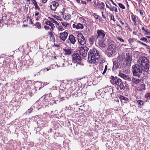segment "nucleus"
<instances>
[{"label":"nucleus","instance_id":"3","mask_svg":"<svg viewBox=\"0 0 150 150\" xmlns=\"http://www.w3.org/2000/svg\"><path fill=\"white\" fill-rule=\"evenodd\" d=\"M133 75L138 77L142 75L143 71H144L142 67L140 65L136 64L132 66Z\"/></svg>","mask_w":150,"mask_h":150},{"label":"nucleus","instance_id":"28","mask_svg":"<svg viewBox=\"0 0 150 150\" xmlns=\"http://www.w3.org/2000/svg\"><path fill=\"white\" fill-rule=\"evenodd\" d=\"M35 25L39 29H40L41 28V24L38 22H37L35 23Z\"/></svg>","mask_w":150,"mask_h":150},{"label":"nucleus","instance_id":"20","mask_svg":"<svg viewBox=\"0 0 150 150\" xmlns=\"http://www.w3.org/2000/svg\"><path fill=\"white\" fill-rule=\"evenodd\" d=\"M63 18L67 21L69 20L71 18V16L70 14L67 13L63 16Z\"/></svg>","mask_w":150,"mask_h":150},{"label":"nucleus","instance_id":"47","mask_svg":"<svg viewBox=\"0 0 150 150\" xmlns=\"http://www.w3.org/2000/svg\"><path fill=\"white\" fill-rule=\"evenodd\" d=\"M34 5H35L37 4V2L35 0H32Z\"/></svg>","mask_w":150,"mask_h":150},{"label":"nucleus","instance_id":"46","mask_svg":"<svg viewBox=\"0 0 150 150\" xmlns=\"http://www.w3.org/2000/svg\"><path fill=\"white\" fill-rule=\"evenodd\" d=\"M137 42L142 45H146H146L145 44H144V43L143 42H141L140 41H139V40H137Z\"/></svg>","mask_w":150,"mask_h":150},{"label":"nucleus","instance_id":"13","mask_svg":"<svg viewBox=\"0 0 150 150\" xmlns=\"http://www.w3.org/2000/svg\"><path fill=\"white\" fill-rule=\"evenodd\" d=\"M114 52V49L112 47H110L107 50L108 55L111 56Z\"/></svg>","mask_w":150,"mask_h":150},{"label":"nucleus","instance_id":"63","mask_svg":"<svg viewBox=\"0 0 150 150\" xmlns=\"http://www.w3.org/2000/svg\"><path fill=\"white\" fill-rule=\"evenodd\" d=\"M38 14H39V13H37L35 14V16H37L38 15Z\"/></svg>","mask_w":150,"mask_h":150},{"label":"nucleus","instance_id":"4","mask_svg":"<svg viewBox=\"0 0 150 150\" xmlns=\"http://www.w3.org/2000/svg\"><path fill=\"white\" fill-rule=\"evenodd\" d=\"M132 60V56L128 53L126 54L125 58L122 59L123 64L127 66H129L130 65Z\"/></svg>","mask_w":150,"mask_h":150},{"label":"nucleus","instance_id":"38","mask_svg":"<svg viewBox=\"0 0 150 150\" xmlns=\"http://www.w3.org/2000/svg\"><path fill=\"white\" fill-rule=\"evenodd\" d=\"M124 79H125V80H128L129 81H130L131 80V79L129 77V76L128 75H126L125 76Z\"/></svg>","mask_w":150,"mask_h":150},{"label":"nucleus","instance_id":"25","mask_svg":"<svg viewBox=\"0 0 150 150\" xmlns=\"http://www.w3.org/2000/svg\"><path fill=\"white\" fill-rule=\"evenodd\" d=\"M137 102L139 106L143 105L144 103V102L142 100H141L137 101Z\"/></svg>","mask_w":150,"mask_h":150},{"label":"nucleus","instance_id":"41","mask_svg":"<svg viewBox=\"0 0 150 150\" xmlns=\"http://www.w3.org/2000/svg\"><path fill=\"white\" fill-rule=\"evenodd\" d=\"M107 69V65H105V69L104 70V71H103V72L102 73V74H104L106 72Z\"/></svg>","mask_w":150,"mask_h":150},{"label":"nucleus","instance_id":"48","mask_svg":"<svg viewBox=\"0 0 150 150\" xmlns=\"http://www.w3.org/2000/svg\"><path fill=\"white\" fill-rule=\"evenodd\" d=\"M145 32H146V34L147 35H150V32L148 30H145Z\"/></svg>","mask_w":150,"mask_h":150},{"label":"nucleus","instance_id":"42","mask_svg":"<svg viewBox=\"0 0 150 150\" xmlns=\"http://www.w3.org/2000/svg\"><path fill=\"white\" fill-rule=\"evenodd\" d=\"M117 38L120 41L122 42H124V40L122 39L121 38H120L118 36L117 37Z\"/></svg>","mask_w":150,"mask_h":150},{"label":"nucleus","instance_id":"37","mask_svg":"<svg viewBox=\"0 0 150 150\" xmlns=\"http://www.w3.org/2000/svg\"><path fill=\"white\" fill-rule=\"evenodd\" d=\"M135 40L136 41V40L135 39L131 38L128 40V41L129 43H132Z\"/></svg>","mask_w":150,"mask_h":150},{"label":"nucleus","instance_id":"12","mask_svg":"<svg viewBox=\"0 0 150 150\" xmlns=\"http://www.w3.org/2000/svg\"><path fill=\"white\" fill-rule=\"evenodd\" d=\"M95 4L97 6V7L98 8L102 9L104 10L105 4L103 2H97L96 4V3Z\"/></svg>","mask_w":150,"mask_h":150},{"label":"nucleus","instance_id":"59","mask_svg":"<svg viewBox=\"0 0 150 150\" xmlns=\"http://www.w3.org/2000/svg\"><path fill=\"white\" fill-rule=\"evenodd\" d=\"M110 1L112 2V4L114 5L115 6H117V5L115 4V3L113 1H112V0H110Z\"/></svg>","mask_w":150,"mask_h":150},{"label":"nucleus","instance_id":"43","mask_svg":"<svg viewBox=\"0 0 150 150\" xmlns=\"http://www.w3.org/2000/svg\"><path fill=\"white\" fill-rule=\"evenodd\" d=\"M49 33L50 37L53 38L54 37V35L53 34L52 32L51 31L49 32Z\"/></svg>","mask_w":150,"mask_h":150},{"label":"nucleus","instance_id":"31","mask_svg":"<svg viewBox=\"0 0 150 150\" xmlns=\"http://www.w3.org/2000/svg\"><path fill=\"white\" fill-rule=\"evenodd\" d=\"M140 40L146 43H147L148 40L147 39L144 37H142L140 38Z\"/></svg>","mask_w":150,"mask_h":150},{"label":"nucleus","instance_id":"40","mask_svg":"<svg viewBox=\"0 0 150 150\" xmlns=\"http://www.w3.org/2000/svg\"><path fill=\"white\" fill-rule=\"evenodd\" d=\"M110 18L111 20H113L114 22L115 21L114 16L112 14H111L110 15Z\"/></svg>","mask_w":150,"mask_h":150},{"label":"nucleus","instance_id":"52","mask_svg":"<svg viewBox=\"0 0 150 150\" xmlns=\"http://www.w3.org/2000/svg\"><path fill=\"white\" fill-rule=\"evenodd\" d=\"M101 13L102 14V16L103 17V18L105 19L106 18V17H105V16H104V15H103V11H102Z\"/></svg>","mask_w":150,"mask_h":150},{"label":"nucleus","instance_id":"5","mask_svg":"<svg viewBox=\"0 0 150 150\" xmlns=\"http://www.w3.org/2000/svg\"><path fill=\"white\" fill-rule=\"evenodd\" d=\"M82 60L81 56L78 53H75L72 56V61L74 63H77L78 64H80Z\"/></svg>","mask_w":150,"mask_h":150},{"label":"nucleus","instance_id":"58","mask_svg":"<svg viewBox=\"0 0 150 150\" xmlns=\"http://www.w3.org/2000/svg\"><path fill=\"white\" fill-rule=\"evenodd\" d=\"M106 6L107 8H108L110 10H111V8L107 4H106Z\"/></svg>","mask_w":150,"mask_h":150},{"label":"nucleus","instance_id":"62","mask_svg":"<svg viewBox=\"0 0 150 150\" xmlns=\"http://www.w3.org/2000/svg\"><path fill=\"white\" fill-rule=\"evenodd\" d=\"M76 2L78 3H80V0H76Z\"/></svg>","mask_w":150,"mask_h":150},{"label":"nucleus","instance_id":"61","mask_svg":"<svg viewBox=\"0 0 150 150\" xmlns=\"http://www.w3.org/2000/svg\"><path fill=\"white\" fill-rule=\"evenodd\" d=\"M142 30H144L145 31V30H145V28L144 27H143L142 28Z\"/></svg>","mask_w":150,"mask_h":150},{"label":"nucleus","instance_id":"45","mask_svg":"<svg viewBox=\"0 0 150 150\" xmlns=\"http://www.w3.org/2000/svg\"><path fill=\"white\" fill-rule=\"evenodd\" d=\"M137 42L142 45H146H146L145 44H144V43L143 42H141L140 41H139V40H137Z\"/></svg>","mask_w":150,"mask_h":150},{"label":"nucleus","instance_id":"30","mask_svg":"<svg viewBox=\"0 0 150 150\" xmlns=\"http://www.w3.org/2000/svg\"><path fill=\"white\" fill-rule=\"evenodd\" d=\"M49 18L50 19V21H51V22H52L53 23H55L57 25H59V23H57V21H55L54 18L50 17H49Z\"/></svg>","mask_w":150,"mask_h":150},{"label":"nucleus","instance_id":"15","mask_svg":"<svg viewBox=\"0 0 150 150\" xmlns=\"http://www.w3.org/2000/svg\"><path fill=\"white\" fill-rule=\"evenodd\" d=\"M97 39L96 37L93 36H91L89 38V41L90 44L91 45H92L97 40Z\"/></svg>","mask_w":150,"mask_h":150},{"label":"nucleus","instance_id":"24","mask_svg":"<svg viewBox=\"0 0 150 150\" xmlns=\"http://www.w3.org/2000/svg\"><path fill=\"white\" fill-rule=\"evenodd\" d=\"M131 19L132 21L133 22L134 24H135L136 23V16L135 15H132L131 16Z\"/></svg>","mask_w":150,"mask_h":150},{"label":"nucleus","instance_id":"60","mask_svg":"<svg viewBox=\"0 0 150 150\" xmlns=\"http://www.w3.org/2000/svg\"><path fill=\"white\" fill-rule=\"evenodd\" d=\"M119 22L122 25H124V23L123 22L121 21H120Z\"/></svg>","mask_w":150,"mask_h":150},{"label":"nucleus","instance_id":"16","mask_svg":"<svg viewBox=\"0 0 150 150\" xmlns=\"http://www.w3.org/2000/svg\"><path fill=\"white\" fill-rule=\"evenodd\" d=\"M110 82L113 85H115L118 79L117 76L114 77L113 76H111L110 78Z\"/></svg>","mask_w":150,"mask_h":150},{"label":"nucleus","instance_id":"7","mask_svg":"<svg viewBox=\"0 0 150 150\" xmlns=\"http://www.w3.org/2000/svg\"><path fill=\"white\" fill-rule=\"evenodd\" d=\"M77 36L78 41L81 45H83L86 44V40L81 33L78 34Z\"/></svg>","mask_w":150,"mask_h":150},{"label":"nucleus","instance_id":"35","mask_svg":"<svg viewBox=\"0 0 150 150\" xmlns=\"http://www.w3.org/2000/svg\"><path fill=\"white\" fill-rule=\"evenodd\" d=\"M58 30L62 31L64 30L63 27L62 26L59 25L57 28Z\"/></svg>","mask_w":150,"mask_h":150},{"label":"nucleus","instance_id":"6","mask_svg":"<svg viewBox=\"0 0 150 150\" xmlns=\"http://www.w3.org/2000/svg\"><path fill=\"white\" fill-rule=\"evenodd\" d=\"M76 42V37L72 35H70L68 39L66 41V43L68 45L71 44L74 45Z\"/></svg>","mask_w":150,"mask_h":150},{"label":"nucleus","instance_id":"64","mask_svg":"<svg viewBox=\"0 0 150 150\" xmlns=\"http://www.w3.org/2000/svg\"><path fill=\"white\" fill-rule=\"evenodd\" d=\"M147 38H149L150 39V36H146Z\"/></svg>","mask_w":150,"mask_h":150},{"label":"nucleus","instance_id":"49","mask_svg":"<svg viewBox=\"0 0 150 150\" xmlns=\"http://www.w3.org/2000/svg\"><path fill=\"white\" fill-rule=\"evenodd\" d=\"M33 108H30V109H29L28 110V112L29 113H31L32 111V110H33Z\"/></svg>","mask_w":150,"mask_h":150},{"label":"nucleus","instance_id":"26","mask_svg":"<svg viewBox=\"0 0 150 150\" xmlns=\"http://www.w3.org/2000/svg\"><path fill=\"white\" fill-rule=\"evenodd\" d=\"M123 89L125 90H126L128 88V86L125 83H123Z\"/></svg>","mask_w":150,"mask_h":150},{"label":"nucleus","instance_id":"33","mask_svg":"<svg viewBox=\"0 0 150 150\" xmlns=\"http://www.w3.org/2000/svg\"><path fill=\"white\" fill-rule=\"evenodd\" d=\"M118 5L119 7L122 9H125V8L124 5L121 3H118Z\"/></svg>","mask_w":150,"mask_h":150},{"label":"nucleus","instance_id":"8","mask_svg":"<svg viewBox=\"0 0 150 150\" xmlns=\"http://www.w3.org/2000/svg\"><path fill=\"white\" fill-rule=\"evenodd\" d=\"M88 48L86 46H81L80 48L79 52L81 55L84 57L87 56Z\"/></svg>","mask_w":150,"mask_h":150},{"label":"nucleus","instance_id":"19","mask_svg":"<svg viewBox=\"0 0 150 150\" xmlns=\"http://www.w3.org/2000/svg\"><path fill=\"white\" fill-rule=\"evenodd\" d=\"M141 78L137 79L133 77L132 79V81L133 83L137 84L139 83L141 81Z\"/></svg>","mask_w":150,"mask_h":150},{"label":"nucleus","instance_id":"51","mask_svg":"<svg viewBox=\"0 0 150 150\" xmlns=\"http://www.w3.org/2000/svg\"><path fill=\"white\" fill-rule=\"evenodd\" d=\"M117 26L119 28L120 30H122V28L120 25H118Z\"/></svg>","mask_w":150,"mask_h":150},{"label":"nucleus","instance_id":"17","mask_svg":"<svg viewBox=\"0 0 150 150\" xmlns=\"http://www.w3.org/2000/svg\"><path fill=\"white\" fill-rule=\"evenodd\" d=\"M73 28H76L77 29H83L84 28L83 25L80 23H78L76 25L75 24H73Z\"/></svg>","mask_w":150,"mask_h":150},{"label":"nucleus","instance_id":"53","mask_svg":"<svg viewBox=\"0 0 150 150\" xmlns=\"http://www.w3.org/2000/svg\"><path fill=\"white\" fill-rule=\"evenodd\" d=\"M139 11L140 14V15H141L142 16L143 15V12H142V11L141 10H140Z\"/></svg>","mask_w":150,"mask_h":150},{"label":"nucleus","instance_id":"27","mask_svg":"<svg viewBox=\"0 0 150 150\" xmlns=\"http://www.w3.org/2000/svg\"><path fill=\"white\" fill-rule=\"evenodd\" d=\"M61 23L63 26L64 28L67 27L69 25V24L67 22H62Z\"/></svg>","mask_w":150,"mask_h":150},{"label":"nucleus","instance_id":"32","mask_svg":"<svg viewBox=\"0 0 150 150\" xmlns=\"http://www.w3.org/2000/svg\"><path fill=\"white\" fill-rule=\"evenodd\" d=\"M110 10L112 11H114L115 12H117V8L114 6H113L112 7V8H111V10Z\"/></svg>","mask_w":150,"mask_h":150},{"label":"nucleus","instance_id":"1","mask_svg":"<svg viewBox=\"0 0 150 150\" xmlns=\"http://www.w3.org/2000/svg\"><path fill=\"white\" fill-rule=\"evenodd\" d=\"M88 59L90 62L94 63L100 58L98 51L95 48H93L88 52Z\"/></svg>","mask_w":150,"mask_h":150},{"label":"nucleus","instance_id":"56","mask_svg":"<svg viewBox=\"0 0 150 150\" xmlns=\"http://www.w3.org/2000/svg\"><path fill=\"white\" fill-rule=\"evenodd\" d=\"M30 23L31 24H33V21L31 19H30Z\"/></svg>","mask_w":150,"mask_h":150},{"label":"nucleus","instance_id":"57","mask_svg":"<svg viewBox=\"0 0 150 150\" xmlns=\"http://www.w3.org/2000/svg\"><path fill=\"white\" fill-rule=\"evenodd\" d=\"M63 66H64L65 65H68L67 62H65L64 63H63Z\"/></svg>","mask_w":150,"mask_h":150},{"label":"nucleus","instance_id":"18","mask_svg":"<svg viewBox=\"0 0 150 150\" xmlns=\"http://www.w3.org/2000/svg\"><path fill=\"white\" fill-rule=\"evenodd\" d=\"M145 89V85L144 83L140 84L138 86L137 90L139 91H143Z\"/></svg>","mask_w":150,"mask_h":150},{"label":"nucleus","instance_id":"29","mask_svg":"<svg viewBox=\"0 0 150 150\" xmlns=\"http://www.w3.org/2000/svg\"><path fill=\"white\" fill-rule=\"evenodd\" d=\"M119 98L120 99L123 100L125 101H127L128 100L127 98L122 96H120L119 97Z\"/></svg>","mask_w":150,"mask_h":150},{"label":"nucleus","instance_id":"2","mask_svg":"<svg viewBox=\"0 0 150 150\" xmlns=\"http://www.w3.org/2000/svg\"><path fill=\"white\" fill-rule=\"evenodd\" d=\"M137 62L144 68V71L146 72L148 71L149 67V62L146 57H140Z\"/></svg>","mask_w":150,"mask_h":150},{"label":"nucleus","instance_id":"39","mask_svg":"<svg viewBox=\"0 0 150 150\" xmlns=\"http://www.w3.org/2000/svg\"><path fill=\"white\" fill-rule=\"evenodd\" d=\"M119 74H120V76L122 78H123L124 79L125 77V76L126 75L125 74H123L122 73H120Z\"/></svg>","mask_w":150,"mask_h":150},{"label":"nucleus","instance_id":"9","mask_svg":"<svg viewBox=\"0 0 150 150\" xmlns=\"http://www.w3.org/2000/svg\"><path fill=\"white\" fill-rule=\"evenodd\" d=\"M59 5V4L58 2L55 1H52L50 3V8L51 10L55 11Z\"/></svg>","mask_w":150,"mask_h":150},{"label":"nucleus","instance_id":"23","mask_svg":"<svg viewBox=\"0 0 150 150\" xmlns=\"http://www.w3.org/2000/svg\"><path fill=\"white\" fill-rule=\"evenodd\" d=\"M99 46L101 47L102 48H105V47L106 45L104 43V42L101 41L99 43Z\"/></svg>","mask_w":150,"mask_h":150},{"label":"nucleus","instance_id":"14","mask_svg":"<svg viewBox=\"0 0 150 150\" xmlns=\"http://www.w3.org/2000/svg\"><path fill=\"white\" fill-rule=\"evenodd\" d=\"M115 85H118L120 87V90L123 89V82H122L121 80L120 79L118 78Z\"/></svg>","mask_w":150,"mask_h":150},{"label":"nucleus","instance_id":"55","mask_svg":"<svg viewBox=\"0 0 150 150\" xmlns=\"http://www.w3.org/2000/svg\"><path fill=\"white\" fill-rule=\"evenodd\" d=\"M81 3L83 4H86V2L85 1H81Z\"/></svg>","mask_w":150,"mask_h":150},{"label":"nucleus","instance_id":"22","mask_svg":"<svg viewBox=\"0 0 150 150\" xmlns=\"http://www.w3.org/2000/svg\"><path fill=\"white\" fill-rule=\"evenodd\" d=\"M63 51L66 55H70L71 53V51L69 49H63Z\"/></svg>","mask_w":150,"mask_h":150},{"label":"nucleus","instance_id":"54","mask_svg":"<svg viewBox=\"0 0 150 150\" xmlns=\"http://www.w3.org/2000/svg\"><path fill=\"white\" fill-rule=\"evenodd\" d=\"M47 0H42V3H45L47 2Z\"/></svg>","mask_w":150,"mask_h":150},{"label":"nucleus","instance_id":"44","mask_svg":"<svg viewBox=\"0 0 150 150\" xmlns=\"http://www.w3.org/2000/svg\"><path fill=\"white\" fill-rule=\"evenodd\" d=\"M53 17L55 18L57 20H59V17L58 16L54 15L53 16Z\"/></svg>","mask_w":150,"mask_h":150},{"label":"nucleus","instance_id":"10","mask_svg":"<svg viewBox=\"0 0 150 150\" xmlns=\"http://www.w3.org/2000/svg\"><path fill=\"white\" fill-rule=\"evenodd\" d=\"M68 33L66 31L61 33L59 34V38L62 41H65L67 38Z\"/></svg>","mask_w":150,"mask_h":150},{"label":"nucleus","instance_id":"34","mask_svg":"<svg viewBox=\"0 0 150 150\" xmlns=\"http://www.w3.org/2000/svg\"><path fill=\"white\" fill-rule=\"evenodd\" d=\"M92 15L96 19H98L99 17L98 15H97L95 13H92Z\"/></svg>","mask_w":150,"mask_h":150},{"label":"nucleus","instance_id":"50","mask_svg":"<svg viewBox=\"0 0 150 150\" xmlns=\"http://www.w3.org/2000/svg\"><path fill=\"white\" fill-rule=\"evenodd\" d=\"M44 28L46 30H48L50 29V27L47 26H45Z\"/></svg>","mask_w":150,"mask_h":150},{"label":"nucleus","instance_id":"36","mask_svg":"<svg viewBox=\"0 0 150 150\" xmlns=\"http://www.w3.org/2000/svg\"><path fill=\"white\" fill-rule=\"evenodd\" d=\"M35 6V9L36 10H38V11H40V7H39V6H38V4H36L35 5H34Z\"/></svg>","mask_w":150,"mask_h":150},{"label":"nucleus","instance_id":"21","mask_svg":"<svg viewBox=\"0 0 150 150\" xmlns=\"http://www.w3.org/2000/svg\"><path fill=\"white\" fill-rule=\"evenodd\" d=\"M45 23L47 25L50 26L52 30H53L55 27L54 24L52 23L50 21H47L45 22Z\"/></svg>","mask_w":150,"mask_h":150},{"label":"nucleus","instance_id":"11","mask_svg":"<svg viewBox=\"0 0 150 150\" xmlns=\"http://www.w3.org/2000/svg\"><path fill=\"white\" fill-rule=\"evenodd\" d=\"M97 34L98 38L101 39L104 38L105 35V32L102 30H98Z\"/></svg>","mask_w":150,"mask_h":150}]
</instances>
